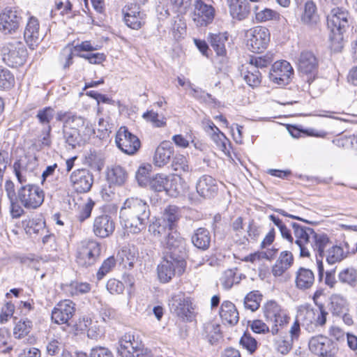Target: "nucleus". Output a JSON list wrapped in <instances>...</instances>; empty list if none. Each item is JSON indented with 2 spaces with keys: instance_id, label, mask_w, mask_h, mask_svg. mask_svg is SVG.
Wrapping results in <instances>:
<instances>
[{
  "instance_id": "obj_4",
  "label": "nucleus",
  "mask_w": 357,
  "mask_h": 357,
  "mask_svg": "<svg viewBox=\"0 0 357 357\" xmlns=\"http://www.w3.org/2000/svg\"><path fill=\"white\" fill-rule=\"evenodd\" d=\"M56 119L63 122V128L77 130L85 137H91L95 133L91 122L76 113L59 111L56 114Z\"/></svg>"
},
{
  "instance_id": "obj_9",
  "label": "nucleus",
  "mask_w": 357,
  "mask_h": 357,
  "mask_svg": "<svg viewBox=\"0 0 357 357\" xmlns=\"http://www.w3.org/2000/svg\"><path fill=\"white\" fill-rule=\"evenodd\" d=\"M247 46L252 52H260L266 49L270 42V33L268 29L257 26L246 32Z\"/></svg>"
},
{
  "instance_id": "obj_47",
  "label": "nucleus",
  "mask_w": 357,
  "mask_h": 357,
  "mask_svg": "<svg viewBox=\"0 0 357 357\" xmlns=\"http://www.w3.org/2000/svg\"><path fill=\"white\" fill-rule=\"evenodd\" d=\"M149 231L156 237H162L165 236L170 230H169V226L165 223V220L158 218L149 225Z\"/></svg>"
},
{
  "instance_id": "obj_25",
  "label": "nucleus",
  "mask_w": 357,
  "mask_h": 357,
  "mask_svg": "<svg viewBox=\"0 0 357 357\" xmlns=\"http://www.w3.org/2000/svg\"><path fill=\"white\" fill-rule=\"evenodd\" d=\"M197 193L204 198L211 199L218 192L216 181L209 175H203L196 183Z\"/></svg>"
},
{
  "instance_id": "obj_5",
  "label": "nucleus",
  "mask_w": 357,
  "mask_h": 357,
  "mask_svg": "<svg viewBox=\"0 0 357 357\" xmlns=\"http://www.w3.org/2000/svg\"><path fill=\"white\" fill-rule=\"evenodd\" d=\"M44 198V192L38 185L27 184L17 190L16 199L26 209H36L42 205Z\"/></svg>"
},
{
  "instance_id": "obj_26",
  "label": "nucleus",
  "mask_w": 357,
  "mask_h": 357,
  "mask_svg": "<svg viewBox=\"0 0 357 357\" xmlns=\"http://www.w3.org/2000/svg\"><path fill=\"white\" fill-rule=\"evenodd\" d=\"M229 10L233 19L238 21L248 17L250 7L246 0H227Z\"/></svg>"
},
{
  "instance_id": "obj_57",
  "label": "nucleus",
  "mask_w": 357,
  "mask_h": 357,
  "mask_svg": "<svg viewBox=\"0 0 357 357\" xmlns=\"http://www.w3.org/2000/svg\"><path fill=\"white\" fill-rule=\"evenodd\" d=\"M54 109L51 107H46L39 109L36 115L39 122L43 125H49L54 116Z\"/></svg>"
},
{
  "instance_id": "obj_15",
  "label": "nucleus",
  "mask_w": 357,
  "mask_h": 357,
  "mask_svg": "<svg viewBox=\"0 0 357 357\" xmlns=\"http://www.w3.org/2000/svg\"><path fill=\"white\" fill-rule=\"evenodd\" d=\"M164 244L166 248L165 255L176 257H182L185 259L186 250L185 242L179 233L174 229H171L165 236Z\"/></svg>"
},
{
  "instance_id": "obj_51",
  "label": "nucleus",
  "mask_w": 357,
  "mask_h": 357,
  "mask_svg": "<svg viewBox=\"0 0 357 357\" xmlns=\"http://www.w3.org/2000/svg\"><path fill=\"white\" fill-rule=\"evenodd\" d=\"M275 349L282 354H288L292 348L293 341L288 337H278L273 339Z\"/></svg>"
},
{
  "instance_id": "obj_49",
  "label": "nucleus",
  "mask_w": 357,
  "mask_h": 357,
  "mask_svg": "<svg viewBox=\"0 0 357 357\" xmlns=\"http://www.w3.org/2000/svg\"><path fill=\"white\" fill-rule=\"evenodd\" d=\"M204 334L211 344L216 342L221 337L219 325L207 323L204 324Z\"/></svg>"
},
{
  "instance_id": "obj_50",
  "label": "nucleus",
  "mask_w": 357,
  "mask_h": 357,
  "mask_svg": "<svg viewBox=\"0 0 357 357\" xmlns=\"http://www.w3.org/2000/svg\"><path fill=\"white\" fill-rule=\"evenodd\" d=\"M259 8V6H255L252 8L257 22H264L268 20H271L275 19L278 15L277 12L270 8H265L259 11H257Z\"/></svg>"
},
{
  "instance_id": "obj_42",
  "label": "nucleus",
  "mask_w": 357,
  "mask_h": 357,
  "mask_svg": "<svg viewBox=\"0 0 357 357\" xmlns=\"http://www.w3.org/2000/svg\"><path fill=\"white\" fill-rule=\"evenodd\" d=\"M301 20L307 24H312L317 22V7L313 1H308L305 3Z\"/></svg>"
},
{
  "instance_id": "obj_19",
  "label": "nucleus",
  "mask_w": 357,
  "mask_h": 357,
  "mask_svg": "<svg viewBox=\"0 0 357 357\" xmlns=\"http://www.w3.org/2000/svg\"><path fill=\"white\" fill-rule=\"evenodd\" d=\"M75 313V304L69 299L58 303L52 311L51 318L57 324H68Z\"/></svg>"
},
{
  "instance_id": "obj_62",
  "label": "nucleus",
  "mask_w": 357,
  "mask_h": 357,
  "mask_svg": "<svg viewBox=\"0 0 357 357\" xmlns=\"http://www.w3.org/2000/svg\"><path fill=\"white\" fill-rule=\"evenodd\" d=\"M240 344L250 354H252L257 347V342L249 334L245 333L240 340Z\"/></svg>"
},
{
  "instance_id": "obj_29",
  "label": "nucleus",
  "mask_w": 357,
  "mask_h": 357,
  "mask_svg": "<svg viewBox=\"0 0 357 357\" xmlns=\"http://www.w3.org/2000/svg\"><path fill=\"white\" fill-rule=\"evenodd\" d=\"M106 178L109 185L120 186L126 181L128 173L123 167L113 165L107 167Z\"/></svg>"
},
{
  "instance_id": "obj_35",
  "label": "nucleus",
  "mask_w": 357,
  "mask_h": 357,
  "mask_svg": "<svg viewBox=\"0 0 357 357\" xmlns=\"http://www.w3.org/2000/svg\"><path fill=\"white\" fill-rule=\"evenodd\" d=\"M228 37L226 32L210 34L209 40L211 45L218 56H225L226 55L227 50L225 43Z\"/></svg>"
},
{
  "instance_id": "obj_58",
  "label": "nucleus",
  "mask_w": 357,
  "mask_h": 357,
  "mask_svg": "<svg viewBox=\"0 0 357 357\" xmlns=\"http://www.w3.org/2000/svg\"><path fill=\"white\" fill-rule=\"evenodd\" d=\"M151 165H142L139 166L136 172V179L140 185H145L148 182V178L151 170Z\"/></svg>"
},
{
  "instance_id": "obj_59",
  "label": "nucleus",
  "mask_w": 357,
  "mask_h": 357,
  "mask_svg": "<svg viewBox=\"0 0 357 357\" xmlns=\"http://www.w3.org/2000/svg\"><path fill=\"white\" fill-rule=\"evenodd\" d=\"M116 264L115 258L112 256L105 259L97 272L98 280H101Z\"/></svg>"
},
{
  "instance_id": "obj_28",
  "label": "nucleus",
  "mask_w": 357,
  "mask_h": 357,
  "mask_svg": "<svg viewBox=\"0 0 357 357\" xmlns=\"http://www.w3.org/2000/svg\"><path fill=\"white\" fill-rule=\"evenodd\" d=\"M174 153L173 147L169 142H162L156 149L153 157L155 165L163 167L170 160Z\"/></svg>"
},
{
  "instance_id": "obj_20",
  "label": "nucleus",
  "mask_w": 357,
  "mask_h": 357,
  "mask_svg": "<svg viewBox=\"0 0 357 357\" xmlns=\"http://www.w3.org/2000/svg\"><path fill=\"white\" fill-rule=\"evenodd\" d=\"M44 33L40 30V23L37 17L29 16L26 22L24 38L29 47L33 50L44 38Z\"/></svg>"
},
{
  "instance_id": "obj_1",
  "label": "nucleus",
  "mask_w": 357,
  "mask_h": 357,
  "mask_svg": "<svg viewBox=\"0 0 357 357\" xmlns=\"http://www.w3.org/2000/svg\"><path fill=\"white\" fill-rule=\"evenodd\" d=\"M296 237L295 245L301 257H310L314 255L317 259L318 278L321 281L324 276L322 261L325 257L328 264L340 263L347 258L350 253L348 243L330 246L329 236L324 232H316L312 228L301 226L296 222L291 223Z\"/></svg>"
},
{
  "instance_id": "obj_56",
  "label": "nucleus",
  "mask_w": 357,
  "mask_h": 357,
  "mask_svg": "<svg viewBox=\"0 0 357 357\" xmlns=\"http://www.w3.org/2000/svg\"><path fill=\"white\" fill-rule=\"evenodd\" d=\"M211 139L218 146L220 149L226 153H229V150L227 148V142H228V139L225 137V135L219 130L218 131H215L210 133Z\"/></svg>"
},
{
  "instance_id": "obj_48",
  "label": "nucleus",
  "mask_w": 357,
  "mask_h": 357,
  "mask_svg": "<svg viewBox=\"0 0 357 357\" xmlns=\"http://www.w3.org/2000/svg\"><path fill=\"white\" fill-rule=\"evenodd\" d=\"M338 278L342 283L354 287L357 282V271L353 268H344L339 273Z\"/></svg>"
},
{
  "instance_id": "obj_45",
  "label": "nucleus",
  "mask_w": 357,
  "mask_h": 357,
  "mask_svg": "<svg viewBox=\"0 0 357 357\" xmlns=\"http://www.w3.org/2000/svg\"><path fill=\"white\" fill-rule=\"evenodd\" d=\"M169 178L167 175L158 174L149 180L150 188L156 191H167L169 185Z\"/></svg>"
},
{
  "instance_id": "obj_44",
  "label": "nucleus",
  "mask_w": 357,
  "mask_h": 357,
  "mask_svg": "<svg viewBox=\"0 0 357 357\" xmlns=\"http://www.w3.org/2000/svg\"><path fill=\"white\" fill-rule=\"evenodd\" d=\"M241 276H236V269L226 270L221 276L220 282L225 289H230L234 284L241 281Z\"/></svg>"
},
{
  "instance_id": "obj_39",
  "label": "nucleus",
  "mask_w": 357,
  "mask_h": 357,
  "mask_svg": "<svg viewBox=\"0 0 357 357\" xmlns=\"http://www.w3.org/2000/svg\"><path fill=\"white\" fill-rule=\"evenodd\" d=\"M85 162L92 169L100 172L105 165V157L101 152L91 151L85 157Z\"/></svg>"
},
{
  "instance_id": "obj_18",
  "label": "nucleus",
  "mask_w": 357,
  "mask_h": 357,
  "mask_svg": "<svg viewBox=\"0 0 357 357\" xmlns=\"http://www.w3.org/2000/svg\"><path fill=\"white\" fill-rule=\"evenodd\" d=\"M169 307L172 313L183 319L189 320L192 317V307L191 302L188 298H186L181 293L172 297L169 301Z\"/></svg>"
},
{
  "instance_id": "obj_63",
  "label": "nucleus",
  "mask_w": 357,
  "mask_h": 357,
  "mask_svg": "<svg viewBox=\"0 0 357 357\" xmlns=\"http://www.w3.org/2000/svg\"><path fill=\"white\" fill-rule=\"evenodd\" d=\"M70 287L72 296L86 294L91 290V285L87 282H72Z\"/></svg>"
},
{
  "instance_id": "obj_27",
  "label": "nucleus",
  "mask_w": 357,
  "mask_h": 357,
  "mask_svg": "<svg viewBox=\"0 0 357 357\" xmlns=\"http://www.w3.org/2000/svg\"><path fill=\"white\" fill-rule=\"evenodd\" d=\"M314 274L310 268L301 267L296 273L295 284L300 290L310 289L314 283Z\"/></svg>"
},
{
  "instance_id": "obj_38",
  "label": "nucleus",
  "mask_w": 357,
  "mask_h": 357,
  "mask_svg": "<svg viewBox=\"0 0 357 357\" xmlns=\"http://www.w3.org/2000/svg\"><path fill=\"white\" fill-rule=\"evenodd\" d=\"M241 75L245 82L252 88L257 87L261 84V75L255 66L248 65L245 70H242Z\"/></svg>"
},
{
  "instance_id": "obj_46",
  "label": "nucleus",
  "mask_w": 357,
  "mask_h": 357,
  "mask_svg": "<svg viewBox=\"0 0 357 357\" xmlns=\"http://www.w3.org/2000/svg\"><path fill=\"white\" fill-rule=\"evenodd\" d=\"M172 167L179 174L188 173L191 170L188 158L182 154H176L173 158Z\"/></svg>"
},
{
  "instance_id": "obj_21",
  "label": "nucleus",
  "mask_w": 357,
  "mask_h": 357,
  "mask_svg": "<svg viewBox=\"0 0 357 357\" xmlns=\"http://www.w3.org/2000/svg\"><path fill=\"white\" fill-rule=\"evenodd\" d=\"M70 180L73 188L78 193L89 192L93 183V175L85 169H78L73 172Z\"/></svg>"
},
{
  "instance_id": "obj_53",
  "label": "nucleus",
  "mask_w": 357,
  "mask_h": 357,
  "mask_svg": "<svg viewBox=\"0 0 357 357\" xmlns=\"http://www.w3.org/2000/svg\"><path fill=\"white\" fill-rule=\"evenodd\" d=\"M273 61V54L271 53H267L264 56H252L248 65L253 66L257 69H262L269 66Z\"/></svg>"
},
{
  "instance_id": "obj_37",
  "label": "nucleus",
  "mask_w": 357,
  "mask_h": 357,
  "mask_svg": "<svg viewBox=\"0 0 357 357\" xmlns=\"http://www.w3.org/2000/svg\"><path fill=\"white\" fill-rule=\"evenodd\" d=\"M117 257L120 263L127 269H132L138 262L137 253L135 249L124 248L119 252Z\"/></svg>"
},
{
  "instance_id": "obj_16",
  "label": "nucleus",
  "mask_w": 357,
  "mask_h": 357,
  "mask_svg": "<svg viewBox=\"0 0 357 357\" xmlns=\"http://www.w3.org/2000/svg\"><path fill=\"white\" fill-rule=\"evenodd\" d=\"M327 25L334 33L342 34L349 26V13L342 7L333 8L327 16Z\"/></svg>"
},
{
  "instance_id": "obj_64",
  "label": "nucleus",
  "mask_w": 357,
  "mask_h": 357,
  "mask_svg": "<svg viewBox=\"0 0 357 357\" xmlns=\"http://www.w3.org/2000/svg\"><path fill=\"white\" fill-rule=\"evenodd\" d=\"M142 117L145 120L151 122L156 127H162L165 125L164 119H160L158 114L153 110L144 113Z\"/></svg>"
},
{
  "instance_id": "obj_36",
  "label": "nucleus",
  "mask_w": 357,
  "mask_h": 357,
  "mask_svg": "<svg viewBox=\"0 0 357 357\" xmlns=\"http://www.w3.org/2000/svg\"><path fill=\"white\" fill-rule=\"evenodd\" d=\"M25 231L27 234L32 235H43L48 233L45 227V222L42 218H33L26 220Z\"/></svg>"
},
{
  "instance_id": "obj_40",
  "label": "nucleus",
  "mask_w": 357,
  "mask_h": 357,
  "mask_svg": "<svg viewBox=\"0 0 357 357\" xmlns=\"http://www.w3.org/2000/svg\"><path fill=\"white\" fill-rule=\"evenodd\" d=\"M179 217L178 208L176 206H169L160 218L165 220V223L169 226V230H171L175 228Z\"/></svg>"
},
{
  "instance_id": "obj_22",
  "label": "nucleus",
  "mask_w": 357,
  "mask_h": 357,
  "mask_svg": "<svg viewBox=\"0 0 357 357\" xmlns=\"http://www.w3.org/2000/svg\"><path fill=\"white\" fill-rule=\"evenodd\" d=\"M122 13L124 22L128 27L138 30L144 24L146 14L136 5L130 3L124 6Z\"/></svg>"
},
{
  "instance_id": "obj_14",
  "label": "nucleus",
  "mask_w": 357,
  "mask_h": 357,
  "mask_svg": "<svg viewBox=\"0 0 357 357\" xmlns=\"http://www.w3.org/2000/svg\"><path fill=\"white\" fill-rule=\"evenodd\" d=\"M297 65L298 71L307 76V82H312L318 68V60L314 54L308 50L302 51L298 58Z\"/></svg>"
},
{
  "instance_id": "obj_31",
  "label": "nucleus",
  "mask_w": 357,
  "mask_h": 357,
  "mask_svg": "<svg viewBox=\"0 0 357 357\" xmlns=\"http://www.w3.org/2000/svg\"><path fill=\"white\" fill-rule=\"evenodd\" d=\"M211 236L209 231L204 227L195 229L191 236V242L199 250H207L211 245Z\"/></svg>"
},
{
  "instance_id": "obj_7",
  "label": "nucleus",
  "mask_w": 357,
  "mask_h": 357,
  "mask_svg": "<svg viewBox=\"0 0 357 357\" xmlns=\"http://www.w3.org/2000/svg\"><path fill=\"white\" fill-rule=\"evenodd\" d=\"M101 253V245L93 240L82 241L77 251V262L82 266H89L94 264Z\"/></svg>"
},
{
  "instance_id": "obj_33",
  "label": "nucleus",
  "mask_w": 357,
  "mask_h": 357,
  "mask_svg": "<svg viewBox=\"0 0 357 357\" xmlns=\"http://www.w3.org/2000/svg\"><path fill=\"white\" fill-rule=\"evenodd\" d=\"M220 316L222 321L230 325H235L238 321V312L231 302L225 301L220 307Z\"/></svg>"
},
{
  "instance_id": "obj_24",
  "label": "nucleus",
  "mask_w": 357,
  "mask_h": 357,
  "mask_svg": "<svg viewBox=\"0 0 357 357\" xmlns=\"http://www.w3.org/2000/svg\"><path fill=\"white\" fill-rule=\"evenodd\" d=\"M309 349L315 355L321 357H331L332 342L326 336L312 337L309 341Z\"/></svg>"
},
{
  "instance_id": "obj_2",
  "label": "nucleus",
  "mask_w": 357,
  "mask_h": 357,
  "mask_svg": "<svg viewBox=\"0 0 357 357\" xmlns=\"http://www.w3.org/2000/svg\"><path fill=\"white\" fill-rule=\"evenodd\" d=\"M150 214L149 206L145 201L137 197H130L121 207L119 218L124 229L135 234L145 229Z\"/></svg>"
},
{
  "instance_id": "obj_12",
  "label": "nucleus",
  "mask_w": 357,
  "mask_h": 357,
  "mask_svg": "<svg viewBox=\"0 0 357 357\" xmlns=\"http://www.w3.org/2000/svg\"><path fill=\"white\" fill-rule=\"evenodd\" d=\"M115 142L117 147L128 155L135 153L141 146L139 138L129 132L125 126L121 127L118 130Z\"/></svg>"
},
{
  "instance_id": "obj_17",
  "label": "nucleus",
  "mask_w": 357,
  "mask_h": 357,
  "mask_svg": "<svg viewBox=\"0 0 357 357\" xmlns=\"http://www.w3.org/2000/svg\"><path fill=\"white\" fill-rule=\"evenodd\" d=\"M293 74L294 69L291 64L288 61L282 60L273 64L269 77L273 82L280 86H284L289 83Z\"/></svg>"
},
{
  "instance_id": "obj_30",
  "label": "nucleus",
  "mask_w": 357,
  "mask_h": 357,
  "mask_svg": "<svg viewBox=\"0 0 357 357\" xmlns=\"http://www.w3.org/2000/svg\"><path fill=\"white\" fill-rule=\"evenodd\" d=\"M4 187L10 202L11 215L13 218H20L24 213V210L20 204L17 202V194L15 193L13 182L10 180L6 181Z\"/></svg>"
},
{
  "instance_id": "obj_23",
  "label": "nucleus",
  "mask_w": 357,
  "mask_h": 357,
  "mask_svg": "<svg viewBox=\"0 0 357 357\" xmlns=\"http://www.w3.org/2000/svg\"><path fill=\"white\" fill-rule=\"evenodd\" d=\"M115 224L112 217L102 214L95 218L93 225V231L96 236L106 238L114 231Z\"/></svg>"
},
{
  "instance_id": "obj_43",
  "label": "nucleus",
  "mask_w": 357,
  "mask_h": 357,
  "mask_svg": "<svg viewBox=\"0 0 357 357\" xmlns=\"http://www.w3.org/2000/svg\"><path fill=\"white\" fill-rule=\"evenodd\" d=\"M262 300V295L259 291H252L248 293L243 300L245 309L255 312L259 309Z\"/></svg>"
},
{
  "instance_id": "obj_54",
  "label": "nucleus",
  "mask_w": 357,
  "mask_h": 357,
  "mask_svg": "<svg viewBox=\"0 0 357 357\" xmlns=\"http://www.w3.org/2000/svg\"><path fill=\"white\" fill-rule=\"evenodd\" d=\"M31 328V321L25 319L18 321L15 328L13 334L15 338L21 339L27 335Z\"/></svg>"
},
{
  "instance_id": "obj_11",
  "label": "nucleus",
  "mask_w": 357,
  "mask_h": 357,
  "mask_svg": "<svg viewBox=\"0 0 357 357\" xmlns=\"http://www.w3.org/2000/svg\"><path fill=\"white\" fill-rule=\"evenodd\" d=\"M2 51L3 60L9 66L17 67L25 61L26 50L20 41L14 40L7 43Z\"/></svg>"
},
{
  "instance_id": "obj_55",
  "label": "nucleus",
  "mask_w": 357,
  "mask_h": 357,
  "mask_svg": "<svg viewBox=\"0 0 357 357\" xmlns=\"http://www.w3.org/2000/svg\"><path fill=\"white\" fill-rule=\"evenodd\" d=\"M333 142L340 147L352 149L357 151V135L343 136L335 140Z\"/></svg>"
},
{
  "instance_id": "obj_3",
  "label": "nucleus",
  "mask_w": 357,
  "mask_h": 357,
  "mask_svg": "<svg viewBox=\"0 0 357 357\" xmlns=\"http://www.w3.org/2000/svg\"><path fill=\"white\" fill-rule=\"evenodd\" d=\"M186 267V261L182 257L165 255L158 266V276L161 282H169L176 274L182 275Z\"/></svg>"
},
{
  "instance_id": "obj_60",
  "label": "nucleus",
  "mask_w": 357,
  "mask_h": 357,
  "mask_svg": "<svg viewBox=\"0 0 357 357\" xmlns=\"http://www.w3.org/2000/svg\"><path fill=\"white\" fill-rule=\"evenodd\" d=\"M95 205L94 202L91 199H89L81 208L77 215L79 222H84L91 216L92 209Z\"/></svg>"
},
{
  "instance_id": "obj_8",
  "label": "nucleus",
  "mask_w": 357,
  "mask_h": 357,
  "mask_svg": "<svg viewBox=\"0 0 357 357\" xmlns=\"http://www.w3.org/2000/svg\"><path fill=\"white\" fill-rule=\"evenodd\" d=\"M23 11L16 7L5 8L0 13V31L4 34L17 32L22 22Z\"/></svg>"
},
{
  "instance_id": "obj_6",
  "label": "nucleus",
  "mask_w": 357,
  "mask_h": 357,
  "mask_svg": "<svg viewBox=\"0 0 357 357\" xmlns=\"http://www.w3.org/2000/svg\"><path fill=\"white\" fill-rule=\"evenodd\" d=\"M264 314L266 321L273 324L271 328L273 335H277L279 328L287 325L290 319L281 306L273 301H269L264 305Z\"/></svg>"
},
{
  "instance_id": "obj_10",
  "label": "nucleus",
  "mask_w": 357,
  "mask_h": 357,
  "mask_svg": "<svg viewBox=\"0 0 357 357\" xmlns=\"http://www.w3.org/2000/svg\"><path fill=\"white\" fill-rule=\"evenodd\" d=\"M210 1V0H207ZM192 19L197 27L206 26L214 20L215 10L206 0H195Z\"/></svg>"
},
{
  "instance_id": "obj_34",
  "label": "nucleus",
  "mask_w": 357,
  "mask_h": 357,
  "mask_svg": "<svg viewBox=\"0 0 357 357\" xmlns=\"http://www.w3.org/2000/svg\"><path fill=\"white\" fill-rule=\"evenodd\" d=\"M329 310L333 316L340 317L348 311L347 299L340 294H333L330 297Z\"/></svg>"
},
{
  "instance_id": "obj_61",
  "label": "nucleus",
  "mask_w": 357,
  "mask_h": 357,
  "mask_svg": "<svg viewBox=\"0 0 357 357\" xmlns=\"http://www.w3.org/2000/svg\"><path fill=\"white\" fill-rule=\"evenodd\" d=\"M106 288L112 294H120L123 292L125 287L122 282L111 278L107 281Z\"/></svg>"
},
{
  "instance_id": "obj_32",
  "label": "nucleus",
  "mask_w": 357,
  "mask_h": 357,
  "mask_svg": "<svg viewBox=\"0 0 357 357\" xmlns=\"http://www.w3.org/2000/svg\"><path fill=\"white\" fill-rule=\"evenodd\" d=\"M294 257L291 252L283 251L272 267V273L275 277L281 276L292 265Z\"/></svg>"
},
{
  "instance_id": "obj_13",
  "label": "nucleus",
  "mask_w": 357,
  "mask_h": 357,
  "mask_svg": "<svg viewBox=\"0 0 357 357\" xmlns=\"http://www.w3.org/2000/svg\"><path fill=\"white\" fill-rule=\"evenodd\" d=\"M143 344L138 335L134 333L124 334L119 341L118 353L121 357H135L142 351Z\"/></svg>"
},
{
  "instance_id": "obj_41",
  "label": "nucleus",
  "mask_w": 357,
  "mask_h": 357,
  "mask_svg": "<svg viewBox=\"0 0 357 357\" xmlns=\"http://www.w3.org/2000/svg\"><path fill=\"white\" fill-rule=\"evenodd\" d=\"M63 136L66 143L73 148L79 145L82 142L86 141L90 137H85L82 133L67 128L63 127Z\"/></svg>"
},
{
  "instance_id": "obj_52",
  "label": "nucleus",
  "mask_w": 357,
  "mask_h": 357,
  "mask_svg": "<svg viewBox=\"0 0 357 357\" xmlns=\"http://www.w3.org/2000/svg\"><path fill=\"white\" fill-rule=\"evenodd\" d=\"M13 75L7 68L0 67V89H9L14 86Z\"/></svg>"
}]
</instances>
